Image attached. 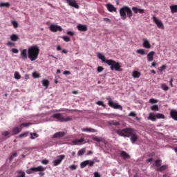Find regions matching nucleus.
I'll use <instances>...</instances> for the list:
<instances>
[{
  "label": "nucleus",
  "instance_id": "nucleus-49",
  "mask_svg": "<svg viewBox=\"0 0 177 177\" xmlns=\"http://www.w3.org/2000/svg\"><path fill=\"white\" fill-rule=\"evenodd\" d=\"M70 169H71V171H75V169H77V165H71L69 167Z\"/></svg>",
  "mask_w": 177,
  "mask_h": 177
},
{
  "label": "nucleus",
  "instance_id": "nucleus-22",
  "mask_svg": "<svg viewBox=\"0 0 177 177\" xmlns=\"http://www.w3.org/2000/svg\"><path fill=\"white\" fill-rule=\"evenodd\" d=\"M168 168V165H163L162 166H159L157 169L156 171L158 172H162L163 171H165Z\"/></svg>",
  "mask_w": 177,
  "mask_h": 177
},
{
  "label": "nucleus",
  "instance_id": "nucleus-25",
  "mask_svg": "<svg viewBox=\"0 0 177 177\" xmlns=\"http://www.w3.org/2000/svg\"><path fill=\"white\" fill-rule=\"evenodd\" d=\"M1 135L4 138H10V136H12V133H10V131H3Z\"/></svg>",
  "mask_w": 177,
  "mask_h": 177
},
{
  "label": "nucleus",
  "instance_id": "nucleus-21",
  "mask_svg": "<svg viewBox=\"0 0 177 177\" xmlns=\"http://www.w3.org/2000/svg\"><path fill=\"white\" fill-rule=\"evenodd\" d=\"M120 157H122L124 160H127L128 158H131V156L128 154L125 151H122L120 153Z\"/></svg>",
  "mask_w": 177,
  "mask_h": 177
},
{
  "label": "nucleus",
  "instance_id": "nucleus-9",
  "mask_svg": "<svg viewBox=\"0 0 177 177\" xmlns=\"http://www.w3.org/2000/svg\"><path fill=\"white\" fill-rule=\"evenodd\" d=\"M66 158L65 155H59L57 156V159L53 160V164H54V167H57V165H60L62 164V161Z\"/></svg>",
  "mask_w": 177,
  "mask_h": 177
},
{
  "label": "nucleus",
  "instance_id": "nucleus-27",
  "mask_svg": "<svg viewBox=\"0 0 177 177\" xmlns=\"http://www.w3.org/2000/svg\"><path fill=\"white\" fill-rule=\"evenodd\" d=\"M162 162V160H156L154 161V164H153V166L154 167H157V168H159V167H161V163Z\"/></svg>",
  "mask_w": 177,
  "mask_h": 177
},
{
  "label": "nucleus",
  "instance_id": "nucleus-2",
  "mask_svg": "<svg viewBox=\"0 0 177 177\" xmlns=\"http://www.w3.org/2000/svg\"><path fill=\"white\" fill-rule=\"evenodd\" d=\"M116 133L124 138H130L131 136L130 140L133 145L138 140V135H136V133L135 132V129L128 127L122 130L118 129L116 130Z\"/></svg>",
  "mask_w": 177,
  "mask_h": 177
},
{
  "label": "nucleus",
  "instance_id": "nucleus-48",
  "mask_svg": "<svg viewBox=\"0 0 177 177\" xmlns=\"http://www.w3.org/2000/svg\"><path fill=\"white\" fill-rule=\"evenodd\" d=\"M41 164H43L44 165H48V164H49V160H48L47 159L42 160Z\"/></svg>",
  "mask_w": 177,
  "mask_h": 177
},
{
  "label": "nucleus",
  "instance_id": "nucleus-61",
  "mask_svg": "<svg viewBox=\"0 0 177 177\" xmlns=\"http://www.w3.org/2000/svg\"><path fill=\"white\" fill-rule=\"evenodd\" d=\"M104 21H106V23H111V20L109 18H104Z\"/></svg>",
  "mask_w": 177,
  "mask_h": 177
},
{
  "label": "nucleus",
  "instance_id": "nucleus-33",
  "mask_svg": "<svg viewBox=\"0 0 177 177\" xmlns=\"http://www.w3.org/2000/svg\"><path fill=\"white\" fill-rule=\"evenodd\" d=\"M14 77L15 80H20V78H21V75L18 71H16L14 74Z\"/></svg>",
  "mask_w": 177,
  "mask_h": 177
},
{
  "label": "nucleus",
  "instance_id": "nucleus-8",
  "mask_svg": "<svg viewBox=\"0 0 177 177\" xmlns=\"http://www.w3.org/2000/svg\"><path fill=\"white\" fill-rule=\"evenodd\" d=\"M152 20L153 21L155 24H156L158 28H160V30H164L165 28V27L164 26V24H162V21L157 19L156 17H153Z\"/></svg>",
  "mask_w": 177,
  "mask_h": 177
},
{
  "label": "nucleus",
  "instance_id": "nucleus-64",
  "mask_svg": "<svg viewBox=\"0 0 177 177\" xmlns=\"http://www.w3.org/2000/svg\"><path fill=\"white\" fill-rule=\"evenodd\" d=\"M153 160V158L147 160V162H151Z\"/></svg>",
  "mask_w": 177,
  "mask_h": 177
},
{
  "label": "nucleus",
  "instance_id": "nucleus-50",
  "mask_svg": "<svg viewBox=\"0 0 177 177\" xmlns=\"http://www.w3.org/2000/svg\"><path fill=\"white\" fill-rule=\"evenodd\" d=\"M18 177H26V173L24 171H19Z\"/></svg>",
  "mask_w": 177,
  "mask_h": 177
},
{
  "label": "nucleus",
  "instance_id": "nucleus-28",
  "mask_svg": "<svg viewBox=\"0 0 177 177\" xmlns=\"http://www.w3.org/2000/svg\"><path fill=\"white\" fill-rule=\"evenodd\" d=\"M169 8L171 13H177V5H171Z\"/></svg>",
  "mask_w": 177,
  "mask_h": 177
},
{
  "label": "nucleus",
  "instance_id": "nucleus-7",
  "mask_svg": "<svg viewBox=\"0 0 177 177\" xmlns=\"http://www.w3.org/2000/svg\"><path fill=\"white\" fill-rule=\"evenodd\" d=\"M107 100H109L108 104L110 107H112V109H115V110H120L122 111V106L118 104V103L111 101V97H108Z\"/></svg>",
  "mask_w": 177,
  "mask_h": 177
},
{
  "label": "nucleus",
  "instance_id": "nucleus-24",
  "mask_svg": "<svg viewBox=\"0 0 177 177\" xmlns=\"http://www.w3.org/2000/svg\"><path fill=\"white\" fill-rule=\"evenodd\" d=\"M140 75H142V73H140V72H139L138 71H134L132 73V77L133 78H140Z\"/></svg>",
  "mask_w": 177,
  "mask_h": 177
},
{
  "label": "nucleus",
  "instance_id": "nucleus-20",
  "mask_svg": "<svg viewBox=\"0 0 177 177\" xmlns=\"http://www.w3.org/2000/svg\"><path fill=\"white\" fill-rule=\"evenodd\" d=\"M170 116L173 120L177 121V111L171 110L170 111Z\"/></svg>",
  "mask_w": 177,
  "mask_h": 177
},
{
  "label": "nucleus",
  "instance_id": "nucleus-30",
  "mask_svg": "<svg viewBox=\"0 0 177 177\" xmlns=\"http://www.w3.org/2000/svg\"><path fill=\"white\" fill-rule=\"evenodd\" d=\"M10 39H11V41H18L19 35H17L16 34H13L10 36Z\"/></svg>",
  "mask_w": 177,
  "mask_h": 177
},
{
  "label": "nucleus",
  "instance_id": "nucleus-14",
  "mask_svg": "<svg viewBox=\"0 0 177 177\" xmlns=\"http://www.w3.org/2000/svg\"><path fill=\"white\" fill-rule=\"evenodd\" d=\"M77 28L79 31H83V32L88 31V26L86 25L79 24L77 26Z\"/></svg>",
  "mask_w": 177,
  "mask_h": 177
},
{
  "label": "nucleus",
  "instance_id": "nucleus-32",
  "mask_svg": "<svg viewBox=\"0 0 177 177\" xmlns=\"http://www.w3.org/2000/svg\"><path fill=\"white\" fill-rule=\"evenodd\" d=\"M93 139L98 143H100V142H103V138H102L101 137L95 136L94 138H93Z\"/></svg>",
  "mask_w": 177,
  "mask_h": 177
},
{
  "label": "nucleus",
  "instance_id": "nucleus-31",
  "mask_svg": "<svg viewBox=\"0 0 177 177\" xmlns=\"http://www.w3.org/2000/svg\"><path fill=\"white\" fill-rule=\"evenodd\" d=\"M42 85L43 86H46V88L49 86V80H42Z\"/></svg>",
  "mask_w": 177,
  "mask_h": 177
},
{
  "label": "nucleus",
  "instance_id": "nucleus-12",
  "mask_svg": "<svg viewBox=\"0 0 177 177\" xmlns=\"http://www.w3.org/2000/svg\"><path fill=\"white\" fill-rule=\"evenodd\" d=\"M50 30L53 32H57V31H63V28H61V26L57 25H50Z\"/></svg>",
  "mask_w": 177,
  "mask_h": 177
},
{
  "label": "nucleus",
  "instance_id": "nucleus-11",
  "mask_svg": "<svg viewBox=\"0 0 177 177\" xmlns=\"http://www.w3.org/2000/svg\"><path fill=\"white\" fill-rule=\"evenodd\" d=\"M69 6L75 8V9H80V6L75 0H66Z\"/></svg>",
  "mask_w": 177,
  "mask_h": 177
},
{
  "label": "nucleus",
  "instance_id": "nucleus-57",
  "mask_svg": "<svg viewBox=\"0 0 177 177\" xmlns=\"http://www.w3.org/2000/svg\"><path fill=\"white\" fill-rule=\"evenodd\" d=\"M8 46H15V43L12 42V41H8L7 43Z\"/></svg>",
  "mask_w": 177,
  "mask_h": 177
},
{
  "label": "nucleus",
  "instance_id": "nucleus-37",
  "mask_svg": "<svg viewBox=\"0 0 177 177\" xmlns=\"http://www.w3.org/2000/svg\"><path fill=\"white\" fill-rule=\"evenodd\" d=\"M86 149L85 148H82V149L79 150L77 152L78 156H83L85 153Z\"/></svg>",
  "mask_w": 177,
  "mask_h": 177
},
{
  "label": "nucleus",
  "instance_id": "nucleus-10",
  "mask_svg": "<svg viewBox=\"0 0 177 177\" xmlns=\"http://www.w3.org/2000/svg\"><path fill=\"white\" fill-rule=\"evenodd\" d=\"M93 165H95V161L87 160L81 162L80 167L85 168V167H93Z\"/></svg>",
  "mask_w": 177,
  "mask_h": 177
},
{
  "label": "nucleus",
  "instance_id": "nucleus-23",
  "mask_svg": "<svg viewBox=\"0 0 177 177\" xmlns=\"http://www.w3.org/2000/svg\"><path fill=\"white\" fill-rule=\"evenodd\" d=\"M82 132H89V133L97 132V131H96V129H92V128H82Z\"/></svg>",
  "mask_w": 177,
  "mask_h": 177
},
{
  "label": "nucleus",
  "instance_id": "nucleus-58",
  "mask_svg": "<svg viewBox=\"0 0 177 177\" xmlns=\"http://www.w3.org/2000/svg\"><path fill=\"white\" fill-rule=\"evenodd\" d=\"M93 177H101L100 174H99V172H97V171H95V172H94V176Z\"/></svg>",
  "mask_w": 177,
  "mask_h": 177
},
{
  "label": "nucleus",
  "instance_id": "nucleus-1",
  "mask_svg": "<svg viewBox=\"0 0 177 177\" xmlns=\"http://www.w3.org/2000/svg\"><path fill=\"white\" fill-rule=\"evenodd\" d=\"M41 50L39 49V47L37 45H33L30 47H29L27 49H23L21 51V58L22 60H27L28 57L31 62H35V60H37L38 59V56H39V52Z\"/></svg>",
  "mask_w": 177,
  "mask_h": 177
},
{
  "label": "nucleus",
  "instance_id": "nucleus-56",
  "mask_svg": "<svg viewBox=\"0 0 177 177\" xmlns=\"http://www.w3.org/2000/svg\"><path fill=\"white\" fill-rule=\"evenodd\" d=\"M111 125L118 126V125H120V122L112 121V122H111Z\"/></svg>",
  "mask_w": 177,
  "mask_h": 177
},
{
  "label": "nucleus",
  "instance_id": "nucleus-29",
  "mask_svg": "<svg viewBox=\"0 0 177 177\" xmlns=\"http://www.w3.org/2000/svg\"><path fill=\"white\" fill-rule=\"evenodd\" d=\"M148 120H150L151 121H156V115H154V113H149L148 116Z\"/></svg>",
  "mask_w": 177,
  "mask_h": 177
},
{
  "label": "nucleus",
  "instance_id": "nucleus-4",
  "mask_svg": "<svg viewBox=\"0 0 177 177\" xmlns=\"http://www.w3.org/2000/svg\"><path fill=\"white\" fill-rule=\"evenodd\" d=\"M45 171H46V167L38 166L37 167H31L30 169H28L26 170V174L28 175H31V174H34V172H39L40 176H44L45 175Z\"/></svg>",
  "mask_w": 177,
  "mask_h": 177
},
{
  "label": "nucleus",
  "instance_id": "nucleus-60",
  "mask_svg": "<svg viewBox=\"0 0 177 177\" xmlns=\"http://www.w3.org/2000/svg\"><path fill=\"white\" fill-rule=\"evenodd\" d=\"M165 68H167V66L162 65L160 68V71H162L163 70H165Z\"/></svg>",
  "mask_w": 177,
  "mask_h": 177
},
{
  "label": "nucleus",
  "instance_id": "nucleus-45",
  "mask_svg": "<svg viewBox=\"0 0 177 177\" xmlns=\"http://www.w3.org/2000/svg\"><path fill=\"white\" fill-rule=\"evenodd\" d=\"M149 103H151V104H154V103H158V100L154 99V98H151L149 100Z\"/></svg>",
  "mask_w": 177,
  "mask_h": 177
},
{
  "label": "nucleus",
  "instance_id": "nucleus-3",
  "mask_svg": "<svg viewBox=\"0 0 177 177\" xmlns=\"http://www.w3.org/2000/svg\"><path fill=\"white\" fill-rule=\"evenodd\" d=\"M119 13L122 20H127V16L129 17V19L132 17V10H131V8L127 6L120 8Z\"/></svg>",
  "mask_w": 177,
  "mask_h": 177
},
{
  "label": "nucleus",
  "instance_id": "nucleus-54",
  "mask_svg": "<svg viewBox=\"0 0 177 177\" xmlns=\"http://www.w3.org/2000/svg\"><path fill=\"white\" fill-rule=\"evenodd\" d=\"M129 117H136V113L133 111H131L129 114Z\"/></svg>",
  "mask_w": 177,
  "mask_h": 177
},
{
  "label": "nucleus",
  "instance_id": "nucleus-62",
  "mask_svg": "<svg viewBox=\"0 0 177 177\" xmlns=\"http://www.w3.org/2000/svg\"><path fill=\"white\" fill-rule=\"evenodd\" d=\"M64 75H70V74H71V72H70L69 71H64Z\"/></svg>",
  "mask_w": 177,
  "mask_h": 177
},
{
  "label": "nucleus",
  "instance_id": "nucleus-15",
  "mask_svg": "<svg viewBox=\"0 0 177 177\" xmlns=\"http://www.w3.org/2000/svg\"><path fill=\"white\" fill-rule=\"evenodd\" d=\"M64 136H66V132H64V131H59V132L55 133L53 135V138H63Z\"/></svg>",
  "mask_w": 177,
  "mask_h": 177
},
{
  "label": "nucleus",
  "instance_id": "nucleus-35",
  "mask_svg": "<svg viewBox=\"0 0 177 177\" xmlns=\"http://www.w3.org/2000/svg\"><path fill=\"white\" fill-rule=\"evenodd\" d=\"M28 133H29L28 131H26V132H24V133H21V134L18 136V138H27V136H28Z\"/></svg>",
  "mask_w": 177,
  "mask_h": 177
},
{
  "label": "nucleus",
  "instance_id": "nucleus-53",
  "mask_svg": "<svg viewBox=\"0 0 177 177\" xmlns=\"http://www.w3.org/2000/svg\"><path fill=\"white\" fill-rule=\"evenodd\" d=\"M67 35H70L71 37H74V35H75V33L73 31H68L67 32Z\"/></svg>",
  "mask_w": 177,
  "mask_h": 177
},
{
  "label": "nucleus",
  "instance_id": "nucleus-46",
  "mask_svg": "<svg viewBox=\"0 0 177 177\" xmlns=\"http://www.w3.org/2000/svg\"><path fill=\"white\" fill-rule=\"evenodd\" d=\"M62 38L65 42H70V37L68 36H63Z\"/></svg>",
  "mask_w": 177,
  "mask_h": 177
},
{
  "label": "nucleus",
  "instance_id": "nucleus-39",
  "mask_svg": "<svg viewBox=\"0 0 177 177\" xmlns=\"http://www.w3.org/2000/svg\"><path fill=\"white\" fill-rule=\"evenodd\" d=\"M151 110H152V111H158V105H153L151 106Z\"/></svg>",
  "mask_w": 177,
  "mask_h": 177
},
{
  "label": "nucleus",
  "instance_id": "nucleus-44",
  "mask_svg": "<svg viewBox=\"0 0 177 177\" xmlns=\"http://www.w3.org/2000/svg\"><path fill=\"white\" fill-rule=\"evenodd\" d=\"M15 157H17V153L14 152L10 157V161H12Z\"/></svg>",
  "mask_w": 177,
  "mask_h": 177
},
{
  "label": "nucleus",
  "instance_id": "nucleus-51",
  "mask_svg": "<svg viewBox=\"0 0 177 177\" xmlns=\"http://www.w3.org/2000/svg\"><path fill=\"white\" fill-rule=\"evenodd\" d=\"M96 104H98V106H102V107H106V105L102 101H98L96 102Z\"/></svg>",
  "mask_w": 177,
  "mask_h": 177
},
{
  "label": "nucleus",
  "instance_id": "nucleus-13",
  "mask_svg": "<svg viewBox=\"0 0 177 177\" xmlns=\"http://www.w3.org/2000/svg\"><path fill=\"white\" fill-rule=\"evenodd\" d=\"M97 56L98 59L102 60V63H106L107 64V62L110 61V59H106V57H104V55H103V54H102L100 53H98L97 54Z\"/></svg>",
  "mask_w": 177,
  "mask_h": 177
},
{
  "label": "nucleus",
  "instance_id": "nucleus-42",
  "mask_svg": "<svg viewBox=\"0 0 177 177\" xmlns=\"http://www.w3.org/2000/svg\"><path fill=\"white\" fill-rule=\"evenodd\" d=\"M161 88L163 89V91H168V89H169V87H168V86H167L165 84H162L161 85Z\"/></svg>",
  "mask_w": 177,
  "mask_h": 177
},
{
  "label": "nucleus",
  "instance_id": "nucleus-40",
  "mask_svg": "<svg viewBox=\"0 0 177 177\" xmlns=\"http://www.w3.org/2000/svg\"><path fill=\"white\" fill-rule=\"evenodd\" d=\"M11 24L13 26L14 28H17V27H19V24L16 21H12Z\"/></svg>",
  "mask_w": 177,
  "mask_h": 177
},
{
  "label": "nucleus",
  "instance_id": "nucleus-34",
  "mask_svg": "<svg viewBox=\"0 0 177 177\" xmlns=\"http://www.w3.org/2000/svg\"><path fill=\"white\" fill-rule=\"evenodd\" d=\"M156 118L164 120V118H165V115H164V114L162 113H157L156 115Z\"/></svg>",
  "mask_w": 177,
  "mask_h": 177
},
{
  "label": "nucleus",
  "instance_id": "nucleus-26",
  "mask_svg": "<svg viewBox=\"0 0 177 177\" xmlns=\"http://www.w3.org/2000/svg\"><path fill=\"white\" fill-rule=\"evenodd\" d=\"M143 46L147 49H150L151 48V45H150V42H149V41L147 40H145L143 41Z\"/></svg>",
  "mask_w": 177,
  "mask_h": 177
},
{
  "label": "nucleus",
  "instance_id": "nucleus-43",
  "mask_svg": "<svg viewBox=\"0 0 177 177\" xmlns=\"http://www.w3.org/2000/svg\"><path fill=\"white\" fill-rule=\"evenodd\" d=\"M33 78H39V77H41V75H39V73H37V72H34L32 74Z\"/></svg>",
  "mask_w": 177,
  "mask_h": 177
},
{
  "label": "nucleus",
  "instance_id": "nucleus-38",
  "mask_svg": "<svg viewBox=\"0 0 177 177\" xmlns=\"http://www.w3.org/2000/svg\"><path fill=\"white\" fill-rule=\"evenodd\" d=\"M30 125H32V123H31V122L21 123V124L19 125V127H20V128H21V127H30Z\"/></svg>",
  "mask_w": 177,
  "mask_h": 177
},
{
  "label": "nucleus",
  "instance_id": "nucleus-41",
  "mask_svg": "<svg viewBox=\"0 0 177 177\" xmlns=\"http://www.w3.org/2000/svg\"><path fill=\"white\" fill-rule=\"evenodd\" d=\"M35 138H38V134L36 133H30V139H35Z\"/></svg>",
  "mask_w": 177,
  "mask_h": 177
},
{
  "label": "nucleus",
  "instance_id": "nucleus-16",
  "mask_svg": "<svg viewBox=\"0 0 177 177\" xmlns=\"http://www.w3.org/2000/svg\"><path fill=\"white\" fill-rule=\"evenodd\" d=\"M106 8L109 12H117V8L113 6V4L107 3Z\"/></svg>",
  "mask_w": 177,
  "mask_h": 177
},
{
  "label": "nucleus",
  "instance_id": "nucleus-55",
  "mask_svg": "<svg viewBox=\"0 0 177 177\" xmlns=\"http://www.w3.org/2000/svg\"><path fill=\"white\" fill-rule=\"evenodd\" d=\"M132 10H133V12H134V13L136 14V13H138L139 8H138L137 7H133Z\"/></svg>",
  "mask_w": 177,
  "mask_h": 177
},
{
  "label": "nucleus",
  "instance_id": "nucleus-17",
  "mask_svg": "<svg viewBox=\"0 0 177 177\" xmlns=\"http://www.w3.org/2000/svg\"><path fill=\"white\" fill-rule=\"evenodd\" d=\"M154 51H151L147 56L148 62H153L154 60Z\"/></svg>",
  "mask_w": 177,
  "mask_h": 177
},
{
  "label": "nucleus",
  "instance_id": "nucleus-6",
  "mask_svg": "<svg viewBox=\"0 0 177 177\" xmlns=\"http://www.w3.org/2000/svg\"><path fill=\"white\" fill-rule=\"evenodd\" d=\"M52 117L53 118H55V120H58V121H60V122H67V121H71V118H70V116L64 118L62 115V113H55Z\"/></svg>",
  "mask_w": 177,
  "mask_h": 177
},
{
  "label": "nucleus",
  "instance_id": "nucleus-63",
  "mask_svg": "<svg viewBox=\"0 0 177 177\" xmlns=\"http://www.w3.org/2000/svg\"><path fill=\"white\" fill-rule=\"evenodd\" d=\"M138 13H145V9L138 8Z\"/></svg>",
  "mask_w": 177,
  "mask_h": 177
},
{
  "label": "nucleus",
  "instance_id": "nucleus-5",
  "mask_svg": "<svg viewBox=\"0 0 177 177\" xmlns=\"http://www.w3.org/2000/svg\"><path fill=\"white\" fill-rule=\"evenodd\" d=\"M108 66H110V69L113 71H122V68H121V65L119 62H117L113 59H109L107 61Z\"/></svg>",
  "mask_w": 177,
  "mask_h": 177
},
{
  "label": "nucleus",
  "instance_id": "nucleus-59",
  "mask_svg": "<svg viewBox=\"0 0 177 177\" xmlns=\"http://www.w3.org/2000/svg\"><path fill=\"white\" fill-rule=\"evenodd\" d=\"M12 53H19V50L17 48H12Z\"/></svg>",
  "mask_w": 177,
  "mask_h": 177
},
{
  "label": "nucleus",
  "instance_id": "nucleus-18",
  "mask_svg": "<svg viewBox=\"0 0 177 177\" xmlns=\"http://www.w3.org/2000/svg\"><path fill=\"white\" fill-rule=\"evenodd\" d=\"M85 142V139L84 138H82L80 139H75L72 141V143L73 145H81V143H84Z\"/></svg>",
  "mask_w": 177,
  "mask_h": 177
},
{
  "label": "nucleus",
  "instance_id": "nucleus-52",
  "mask_svg": "<svg viewBox=\"0 0 177 177\" xmlns=\"http://www.w3.org/2000/svg\"><path fill=\"white\" fill-rule=\"evenodd\" d=\"M103 70H104V68L103 67H102V66H98V67L97 68V71L98 73H102V71H103Z\"/></svg>",
  "mask_w": 177,
  "mask_h": 177
},
{
  "label": "nucleus",
  "instance_id": "nucleus-19",
  "mask_svg": "<svg viewBox=\"0 0 177 177\" xmlns=\"http://www.w3.org/2000/svg\"><path fill=\"white\" fill-rule=\"evenodd\" d=\"M21 132V129L20 127H15L12 129V133L11 135L13 136V135H19Z\"/></svg>",
  "mask_w": 177,
  "mask_h": 177
},
{
  "label": "nucleus",
  "instance_id": "nucleus-47",
  "mask_svg": "<svg viewBox=\"0 0 177 177\" xmlns=\"http://www.w3.org/2000/svg\"><path fill=\"white\" fill-rule=\"evenodd\" d=\"M136 53H138L139 55H145V50L138 49L137 50Z\"/></svg>",
  "mask_w": 177,
  "mask_h": 177
},
{
  "label": "nucleus",
  "instance_id": "nucleus-36",
  "mask_svg": "<svg viewBox=\"0 0 177 177\" xmlns=\"http://www.w3.org/2000/svg\"><path fill=\"white\" fill-rule=\"evenodd\" d=\"M3 6L5 8H9L10 6V3H0V7L1 8H3Z\"/></svg>",
  "mask_w": 177,
  "mask_h": 177
}]
</instances>
